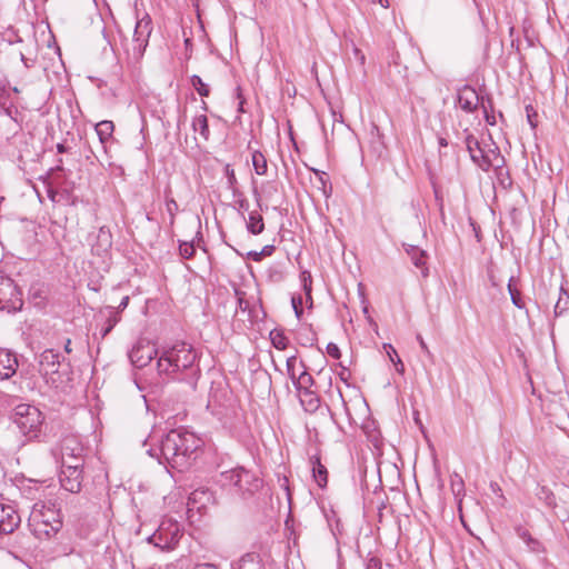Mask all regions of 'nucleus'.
Listing matches in <instances>:
<instances>
[{"instance_id": "1", "label": "nucleus", "mask_w": 569, "mask_h": 569, "mask_svg": "<svg viewBox=\"0 0 569 569\" xmlns=\"http://www.w3.org/2000/svg\"><path fill=\"white\" fill-rule=\"evenodd\" d=\"M200 446L201 440L194 433L179 428L170 430L160 439L159 446L150 448L148 453L167 468L183 471L190 467Z\"/></svg>"}, {"instance_id": "2", "label": "nucleus", "mask_w": 569, "mask_h": 569, "mask_svg": "<svg viewBox=\"0 0 569 569\" xmlns=\"http://www.w3.org/2000/svg\"><path fill=\"white\" fill-rule=\"evenodd\" d=\"M197 352L191 345L179 342L164 350L157 361L159 375L186 381L196 388L200 370L196 365Z\"/></svg>"}, {"instance_id": "3", "label": "nucleus", "mask_w": 569, "mask_h": 569, "mask_svg": "<svg viewBox=\"0 0 569 569\" xmlns=\"http://www.w3.org/2000/svg\"><path fill=\"white\" fill-rule=\"evenodd\" d=\"M28 526L37 538H49L62 526L60 512L53 505L47 506L43 501H38L31 508Z\"/></svg>"}, {"instance_id": "4", "label": "nucleus", "mask_w": 569, "mask_h": 569, "mask_svg": "<svg viewBox=\"0 0 569 569\" xmlns=\"http://www.w3.org/2000/svg\"><path fill=\"white\" fill-rule=\"evenodd\" d=\"M11 419L29 441L41 440L44 417L37 407L29 403H20L14 407Z\"/></svg>"}, {"instance_id": "5", "label": "nucleus", "mask_w": 569, "mask_h": 569, "mask_svg": "<svg viewBox=\"0 0 569 569\" xmlns=\"http://www.w3.org/2000/svg\"><path fill=\"white\" fill-rule=\"evenodd\" d=\"M152 20L148 13L137 18L133 37L130 41L123 44L127 57L130 61L139 62L149 44V39L152 33Z\"/></svg>"}, {"instance_id": "6", "label": "nucleus", "mask_w": 569, "mask_h": 569, "mask_svg": "<svg viewBox=\"0 0 569 569\" xmlns=\"http://www.w3.org/2000/svg\"><path fill=\"white\" fill-rule=\"evenodd\" d=\"M456 102L466 113H473L480 107L482 109L486 123L489 126H495L497 123L496 117L488 116L485 96H480L472 86L463 84L459 88L456 96Z\"/></svg>"}, {"instance_id": "7", "label": "nucleus", "mask_w": 569, "mask_h": 569, "mask_svg": "<svg viewBox=\"0 0 569 569\" xmlns=\"http://www.w3.org/2000/svg\"><path fill=\"white\" fill-rule=\"evenodd\" d=\"M180 537L181 529L178 521L163 519L156 532L147 538V541L164 551L173 549L179 542Z\"/></svg>"}, {"instance_id": "8", "label": "nucleus", "mask_w": 569, "mask_h": 569, "mask_svg": "<svg viewBox=\"0 0 569 569\" xmlns=\"http://www.w3.org/2000/svg\"><path fill=\"white\" fill-rule=\"evenodd\" d=\"M473 163L485 172H488L490 169L496 171L503 169L506 159L490 134L488 143L482 141L480 150H478L477 161H473Z\"/></svg>"}, {"instance_id": "9", "label": "nucleus", "mask_w": 569, "mask_h": 569, "mask_svg": "<svg viewBox=\"0 0 569 569\" xmlns=\"http://www.w3.org/2000/svg\"><path fill=\"white\" fill-rule=\"evenodd\" d=\"M22 306L21 290L10 277L0 272V310L11 313L21 310Z\"/></svg>"}, {"instance_id": "10", "label": "nucleus", "mask_w": 569, "mask_h": 569, "mask_svg": "<svg viewBox=\"0 0 569 569\" xmlns=\"http://www.w3.org/2000/svg\"><path fill=\"white\" fill-rule=\"evenodd\" d=\"M63 358L53 349L44 350L39 357V372L44 377L47 382L56 383L54 376L59 375Z\"/></svg>"}, {"instance_id": "11", "label": "nucleus", "mask_w": 569, "mask_h": 569, "mask_svg": "<svg viewBox=\"0 0 569 569\" xmlns=\"http://www.w3.org/2000/svg\"><path fill=\"white\" fill-rule=\"evenodd\" d=\"M83 446L76 437H66L62 439L60 447L52 449L51 452L57 460L68 458L76 460V463H83Z\"/></svg>"}, {"instance_id": "12", "label": "nucleus", "mask_w": 569, "mask_h": 569, "mask_svg": "<svg viewBox=\"0 0 569 569\" xmlns=\"http://www.w3.org/2000/svg\"><path fill=\"white\" fill-rule=\"evenodd\" d=\"M230 283L234 290V295L238 300V306L240 311H236L234 315V323L237 322H244L246 319L244 316L249 317V313L247 312L249 309V300L247 299V284L243 276H234L232 280H230Z\"/></svg>"}, {"instance_id": "13", "label": "nucleus", "mask_w": 569, "mask_h": 569, "mask_svg": "<svg viewBox=\"0 0 569 569\" xmlns=\"http://www.w3.org/2000/svg\"><path fill=\"white\" fill-rule=\"evenodd\" d=\"M158 355L157 349L149 343H137L129 352L131 363L137 368H143Z\"/></svg>"}, {"instance_id": "14", "label": "nucleus", "mask_w": 569, "mask_h": 569, "mask_svg": "<svg viewBox=\"0 0 569 569\" xmlns=\"http://www.w3.org/2000/svg\"><path fill=\"white\" fill-rule=\"evenodd\" d=\"M59 481L64 490L71 493L79 492L82 483V469H77V466H69L68 469H61Z\"/></svg>"}, {"instance_id": "15", "label": "nucleus", "mask_w": 569, "mask_h": 569, "mask_svg": "<svg viewBox=\"0 0 569 569\" xmlns=\"http://www.w3.org/2000/svg\"><path fill=\"white\" fill-rule=\"evenodd\" d=\"M402 248L405 250V252L408 254V257L410 258L412 264L420 269L421 271V277L423 279L428 278L429 277V268H428V258H429V254L426 250H423L422 248H420L419 246H416V244H410V243H403L402 244Z\"/></svg>"}, {"instance_id": "16", "label": "nucleus", "mask_w": 569, "mask_h": 569, "mask_svg": "<svg viewBox=\"0 0 569 569\" xmlns=\"http://www.w3.org/2000/svg\"><path fill=\"white\" fill-rule=\"evenodd\" d=\"M21 522V518L12 506L0 503V533H12Z\"/></svg>"}, {"instance_id": "17", "label": "nucleus", "mask_w": 569, "mask_h": 569, "mask_svg": "<svg viewBox=\"0 0 569 569\" xmlns=\"http://www.w3.org/2000/svg\"><path fill=\"white\" fill-rule=\"evenodd\" d=\"M370 152L376 159H385L387 157V144L383 133L376 123H371L370 128Z\"/></svg>"}, {"instance_id": "18", "label": "nucleus", "mask_w": 569, "mask_h": 569, "mask_svg": "<svg viewBox=\"0 0 569 569\" xmlns=\"http://www.w3.org/2000/svg\"><path fill=\"white\" fill-rule=\"evenodd\" d=\"M309 463L312 479L320 489H326L328 486L329 471L327 467L322 465L320 455L316 453L310 456Z\"/></svg>"}, {"instance_id": "19", "label": "nucleus", "mask_w": 569, "mask_h": 569, "mask_svg": "<svg viewBox=\"0 0 569 569\" xmlns=\"http://www.w3.org/2000/svg\"><path fill=\"white\" fill-rule=\"evenodd\" d=\"M18 368L17 357L9 350L0 349V379L11 378Z\"/></svg>"}, {"instance_id": "20", "label": "nucleus", "mask_w": 569, "mask_h": 569, "mask_svg": "<svg viewBox=\"0 0 569 569\" xmlns=\"http://www.w3.org/2000/svg\"><path fill=\"white\" fill-rule=\"evenodd\" d=\"M516 535L526 543L528 550L532 553H545V545L537 538H535L528 529L523 526L518 525L515 527Z\"/></svg>"}, {"instance_id": "21", "label": "nucleus", "mask_w": 569, "mask_h": 569, "mask_svg": "<svg viewBox=\"0 0 569 569\" xmlns=\"http://www.w3.org/2000/svg\"><path fill=\"white\" fill-rule=\"evenodd\" d=\"M299 366L301 367V371L299 372V377L297 378V382L293 387L299 393H301L307 390H312L316 381L313 377L308 372V368L302 360L299 361Z\"/></svg>"}, {"instance_id": "22", "label": "nucleus", "mask_w": 569, "mask_h": 569, "mask_svg": "<svg viewBox=\"0 0 569 569\" xmlns=\"http://www.w3.org/2000/svg\"><path fill=\"white\" fill-rule=\"evenodd\" d=\"M247 475L243 468H236L221 473L220 482L223 486H230L237 488V491L242 492L241 478L242 475Z\"/></svg>"}, {"instance_id": "23", "label": "nucleus", "mask_w": 569, "mask_h": 569, "mask_svg": "<svg viewBox=\"0 0 569 569\" xmlns=\"http://www.w3.org/2000/svg\"><path fill=\"white\" fill-rule=\"evenodd\" d=\"M113 130L114 124L109 120H102L96 124V132L103 148H106L107 143L112 139Z\"/></svg>"}, {"instance_id": "24", "label": "nucleus", "mask_w": 569, "mask_h": 569, "mask_svg": "<svg viewBox=\"0 0 569 569\" xmlns=\"http://www.w3.org/2000/svg\"><path fill=\"white\" fill-rule=\"evenodd\" d=\"M296 341L302 347H313L317 341V333L311 326L302 327L296 332Z\"/></svg>"}, {"instance_id": "25", "label": "nucleus", "mask_w": 569, "mask_h": 569, "mask_svg": "<svg viewBox=\"0 0 569 569\" xmlns=\"http://www.w3.org/2000/svg\"><path fill=\"white\" fill-rule=\"evenodd\" d=\"M559 291V298L553 308V316L556 318L562 317L569 312V292L563 286L560 287Z\"/></svg>"}, {"instance_id": "26", "label": "nucleus", "mask_w": 569, "mask_h": 569, "mask_svg": "<svg viewBox=\"0 0 569 569\" xmlns=\"http://www.w3.org/2000/svg\"><path fill=\"white\" fill-rule=\"evenodd\" d=\"M310 170L315 173L318 181V189L322 191V194L326 198H329L332 194V184L330 182V178L327 172L310 168Z\"/></svg>"}, {"instance_id": "27", "label": "nucleus", "mask_w": 569, "mask_h": 569, "mask_svg": "<svg viewBox=\"0 0 569 569\" xmlns=\"http://www.w3.org/2000/svg\"><path fill=\"white\" fill-rule=\"evenodd\" d=\"M228 181H229L230 188L232 189V192H233V200H232L233 206L238 207L239 210H247L248 209L247 199L243 193L238 191V189L236 187L237 180H236L233 172H231L229 174Z\"/></svg>"}, {"instance_id": "28", "label": "nucleus", "mask_w": 569, "mask_h": 569, "mask_svg": "<svg viewBox=\"0 0 569 569\" xmlns=\"http://www.w3.org/2000/svg\"><path fill=\"white\" fill-rule=\"evenodd\" d=\"M301 405L305 407L307 411L313 412L316 411L320 406V398L313 390H307L305 392H301Z\"/></svg>"}, {"instance_id": "29", "label": "nucleus", "mask_w": 569, "mask_h": 569, "mask_svg": "<svg viewBox=\"0 0 569 569\" xmlns=\"http://www.w3.org/2000/svg\"><path fill=\"white\" fill-rule=\"evenodd\" d=\"M536 497L542 501L548 508H556L557 507V499L555 493L551 489H549L547 486H538L536 491Z\"/></svg>"}, {"instance_id": "30", "label": "nucleus", "mask_w": 569, "mask_h": 569, "mask_svg": "<svg viewBox=\"0 0 569 569\" xmlns=\"http://www.w3.org/2000/svg\"><path fill=\"white\" fill-rule=\"evenodd\" d=\"M269 338H270L272 347H274L278 350H284L289 346L288 337L280 329H277V328L272 329L269 332Z\"/></svg>"}, {"instance_id": "31", "label": "nucleus", "mask_w": 569, "mask_h": 569, "mask_svg": "<svg viewBox=\"0 0 569 569\" xmlns=\"http://www.w3.org/2000/svg\"><path fill=\"white\" fill-rule=\"evenodd\" d=\"M466 137H465V143L467 151L469 152L471 161H477V154L478 150H480V147L482 142H480L472 133H470L467 129L465 130Z\"/></svg>"}, {"instance_id": "32", "label": "nucleus", "mask_w": 569, "mask_h": 569, "mask_svg": "<svg viewBox=\"0 0 569 569\" xmlns=\"http://www.w3.org/2000/svg\"><path fill=\"white\" fill-rule=\"evenodd\" d=\"M166 196V209L169 214V226L173 227L176 221V214L179 211V206L177 201L171 197V189L167 188L164 190Z\"/></svg>"}, {"instance_id": "33", "label": "nucleus", "mask_w": 569, "mask_h": 569, "mask_svg": "<svg viewBox=\"0 0 569 569\" xmlns=\"http://www.w3.org/2000/svg\"><path fill=\"white\" fill-rule=\"evenodd\" d=\"M251 166L253 167L257 174H264L268 170L267 159L264 156L256 150L251 151Z\"/></svg>"}, {"instance_id": "34", "label": "nucleus", "mask_w": 569, "mask_h": 569, "mask_svg": "<svg viewBox=\"0 0 569 569\" xmlns=\"http://www.w3.org/2000/svg\"><path fill=\"white\" fill-rule=\"evenodd\" d=\"M509 296L512 305L518 308L519 310L525 311L526 316L529 317V310L526 306L525 297L522 292L517 288L512 289L509 287Z\"/></svg>"}, {"instance_id": "35", "label": "nucleus", "mask_w": 569, "mask_h": 569, "mask_svg": "<svg viewBox=\"0 0 569 569\" xmlns=\"http://www.w3.org/2000/svg\"><path fill=\"white\" fill-rule=\"evenodd\" d=\"M450 486H451V490H452V493L453 496L458 499L460 496H463L465 495V482H463V479L462 477L457 473V472H453L451 476H450Z\"/></svg>"}, {"instance_id": "36", "label": "nucleus", "mask_w": 569, "mask_h": 569, "mask_svg": "<svg viewBox=\"0 0 569 569\" xmlns=\"http://www.w3.org/2000/svg\"><path fill=\"white\" fill-rule=\"evenodd\" d=\"M301 288L306 298L311 299L312 293V274L309 270H302L299 274Z\"/></svg>"}, {"instance_id": "37", "label": "nucleus", "mask_w": 569, "mask_h": 569, "mask_svg": "<svg viewBox=\"0 0 569 569\" xmlns=\"http://www.w3.org/2000/svg\"><path fill=\"white\" fill-rule=\"evenodd\" d=\"M297 365H299L297 355H292L287 358V373L295 386L297 382V378L299 377V372L297 371Z\"/></svg>"}, {"instance_id": "38", "label": "nucleus", "mask_w": 569, "mask_h": 569, "mask_svg": "<svg viewBox=\"0 0 569 569\" xmlns=\"http://www.w3.org/2000/svg\"><path fill=\"white\" fill-rule=\"evenodd\" d=\"M192 127L194 131H199V133L204 138L208 139L209 136V127H208V119L206 116L201 114L193 119Z\"/></svg>"}, {"instance_id": "39", "label": "nucleus", "mask_w": 569, "mask_h": 569, "mask_svg": "<svg viewBox=\"0 0 569 569\" xmlns=\"http://www.w3.org/2000/svg\"><path fill=\"white\" fill-rule=\"evenodd\" d=\"M274 250V244H266L261 250H251V261H261L263 258L272 256Z\"/></svg>"}, {"instance_id": "40", "label": "nucleus", "mask_w": 569, "mask_h": 569, "mask_svg": "<svg viewBox=\"0 0 569 569\" xmlns=\"http://www.w3.org/2000/svg\"><path fill=\"white\" fill-rule=\"evenodd\" d=\"M191 84L201 97H208L210 93L209 86L202 81V79L193 74L191 77Z\"/></svg>"}, {"instance_id": "41", "label": "nucleus", "mask_w": 569, "mask_h": 569, "mask_svg": "<svg viewBox=\"0 0 569 569\" xmlns=\"http://www.w3.org/2000/svg\"><path fill=\"white\" fill-rule=\"evenodd\" d=\"M303 300H302V297L301 295L299 293H293L291 296V307L293 309V312H295V316L298 320H301L302 319V316H303Z\"/></svg>"}, {"instance_id": "42", "label": "nucleus", "mask_w": 569, "mask_h": 569, "mask_svg": "<svg viewBox=\"0 0 569 569\" xmlns=\"http://www.w3.org/2000/svg\"><path fill=\"white\" fill-rule=\"evenodd\" d=\"M264 229V222L259 213L251 212V234H259Z\"/></svg>"}, {"instance_id": "43", "label": "nucleus", "mask_w": 569, "mask_h": 569, "mask_svg": "<svg viewBox=\"0 0 569 569\" xmlns=\"http://www.w3.org/2000/svg\"><path fill=\"white\" fill-rule=\"evenodd\" d=\"M196 252L194 246L192 242L182 241L179 244V253L184 259H190L193 257Z\"/></svg>"}, {"instance_id": "44", "label": "nucleus", "mask_w": 569, "mask_h": 569, "mask_svg": "<svg viewBox=\"0 0 569 569\" xmlns=\"http://www.w3.org/2000/svg\"><path fill=\"white\" fill-rule=\"evenodd\" d=\"M525 110H526V117H527V121H528L529 126L531 127V129H536L537 126H538V121H537L538 112H537V110L531 104H527Z\"/></svg>"}, {"instance_id": "45", "label": "nucleus", "mask_w": 569, "mask_h": 569, "mask_svg": "<svg viewBox=\"0 0 569 569\" xmlns=\"http://www.w3.org/2000/svg\"><path fill=\"white\" fill-rule=\"evenodd\" d=\"M258 305H252L251 303V309H250V312H251V322L256 319H264L267 317V312L264 311L263 307H262V303H261V300L259 299L258 300Z\"/></svg>"}, {"instance_id": "46", "label": "nucleus", "mask_w": 569, "mask_h": 569, "mask_svg": "<svg viewBox=\"0 0 569 569\" xmlns=\"http://www.w3.org/2000/svg\"><path fill=\"white\" fill-rule=\"evenodd\" d=\"M435 200L437 202V206L439 208L441 217L445 216V209H443V197L442 192L439 186H437L435 182H431Z\"/></svg>"}, {"instance_id": "47", "label": "nucleus", "mask_w": 569, "mask_h": 569, "mask_svg": "<svg viewBox=\"0 0 569 569\" xmlns=\"http://www.w3.org/2000/svg\"><path fill=\"white\" fill-rule=\"evenodd\" d=\"M118 321H119V318L116 316L113 309L111 308L110 315L107 320L108 326L102 330V337H106L113 329V327L118 323Z\"/></svg>"}, {"instance_id": "48", "label": "nucleus", "mask_w": 569, "mask_h": 569, "mask_svg": "<svg viewBox=\"0 0 569 569\" xmlns=\"http://www.w3.org/2000/svg\"><path fill=\"white\" fill-rule=\"evenodd\" d=\"M365 569H382V561L376 556H368L365 561Z\"/></svg>"}, {"instance_id": "49", "label": "nucleus", "mask_w": 569, "mask_h": 569, "mask_svg": "<svg viewBox=\"0 0 569 569\" xmlns=\"http://www.w3.org/2000/svg\"><path fill=\"white\" fill-rule=\"evenodd\" d=\"M236 100H237V110L240 113L246 112L244 104H246V97L243 96L241 87L236 88Z\"/></svg>"}, {"instance_id": "50", "label": "nucleus", "mask_w": 569, "mask_h": 569, "mask_svg": "<svg viewBox=\"0 0 569 569\" xmlns=\"http://www.w3.org/2000/svg\"><path fill=\"white\" fill-rule=\"evenodd\" d=\"M382 349L385 350L386 356L388 357L389 361L392 362V365H393L396 361V358L399 357L396 348L391 343L385 342L382 345Z\"/></svg>"}, {"instance_id": "51", "label": "nucleus", "mask_w": 569, "mask_h": 569, "mask_svg": "<svg viewBox=\"0 0 569 569\" xmlns=\"http://www.w3.org/2000/svg\"><path fill=\"white\" fill-rule=\"evenodd\" d=\"M416 340L418 341L421 351L430 359V361H433V355L431 353L427 342L425 341L423 337L420 333L416 335Z\"/></svg>"}, {"instance_id": "52", "label": "nucleus", "mask_w": 569, "mask_h": 569, "mask_svg": "<svg viewBox=\"0 0 569 569\" xmlns=\"http://www.w3.org/2000/svg\"><path fill=\"white\" fill-rule=\"evenodd\" d=\"M326 350H327V353H328L331 358H333V359H336V360H338V359H340V358H341V350H340V348H339V346H338L337 343H335V342H329V343L327 345V347H326Z\"/></svg>"}, {"instance_id": "53", "label": "nucleus", "mask_w": 569, "mask_h": 569, "mask_svg": "<svg viewBox=\"0 0 569 569\" xmlns=\"http://www.w3.org/2000/svg\"><path fill=\"white\" fill-rule=\"evenodd\" d=\"M256 381H261L263 383L271 385L270 376L266 371H254L253 377L251 378V383Z\"/></svg>"}, {"instance_id": "54", "label": "nucleus", "mask_w": 569, "mask_h": 569, "mask_svg": "<svg viewBox=\"0 0 569 569\" xmlns=\"http://www.w3.org/2000/svg\"><path fill=\"white\" fill-rule=\"evenodd\" d=\"M57 461H60L61 463V469H68V467L70 466H77V469H82L83 467V463H76L74 461L76 460H72V459H68V458H61V459H58Z\"/></svg>"}, {"instance_id": "55", "label": "nucleus", "mask_w": 569, "mask_h": 569, "mask_svg": "<svg viewBox=\"0 0 569 569\" xmlns=\"http://www.w3.org/2000/svg\"><path fill=\"white\" fill-rule=\"evenodd\" d=\"M251 569H262L260 556L253 551H251Z\"/></svg>"}, {"instance_id": "56", "label": "nucleus", "mask_w": 569, "mask_h": 569, "mask_svg": "<svg viewBox=\"0 0 569 569\" xmlns=\"http://www.w3.org/2000/svg\"><path fill=\"white\" fill-rule=\"evenodd\" d=\"M248 556H249V553L243 555L236 563L231 565V568L232 569H246Z\"/></svg>"}, {"instance_id": "57", "label": "nucleus", "mask_w": 569, "mask_h": 569, "mask_svg": "<svg viewBox=\"0 0 569 569\" xmlns=\"http://www.w3.org/2000/svg\"><path fill=\"white\" fill-rule=\"evenodd\" d=\"M393 366H395L397 373H399L401 376L405 375L406 368H405V365L400 357L396 358Z\"/></svg>"}, {"instance_id": "58", "label": "nucleus", "mask_w": 569, "mask_h": 569, "mask_svg": "<svg viewBox=\"0 0 569 569\" xmlns=\"http://www.w3.org/2000/svg\"><path fill=\"white\" fill-rule=\"evenodd\" d=\"M485 102L488 109V116H493V101L490 94L485 96Z\"/></svg>"}, {"instance_id": "59", "label": "nucleus", "mask_w": 569, "mask_h": 569, "mask_svg": "<svg viewBox=\"0 0 569 569\" xmlns=\"http://www.w3.org/2000/svg\"><path fill=\"white\" fill-rule=\"evenodd\" d=\"M469 221H470V226L472 227L476 238L478 239V241H480L481 230H480L479 224L476 221H473L471 218L469 219Z\"/></svg>"}, {"instance_id": "60", "label": "nucleus", "mask_w": 569, "mask_h": 569, "mask_svg": "<svg viewBox=\"0 0 569 569\" xmlns=\"http://www.w3.org/2000/svg\"><path fill=\"white\" fill-rule=\"evenodd\" d=\"M326 518H327L328 525L331 528L332 533L335 535V529H333V526H332V521H336V519H338L337 516H336V512L333 510H331V515L326 513Z\"/></svg>"}, {"instance_id": "61", "label": "nucleus", "mask_w": 569, "mask_h": 569, "mask_svg": "<svg viewBox=\"0 0 569 569\" xmlns=\"http://www.w3.org/2000/svg\"><path fill=\"white\" fill-rule=\"evenodd\" d=\"M216 402H217V399H216V395L214 396H211L209 401H208V405L207 407L208 408H212V412L216 413V415H221L220 411H216L214 407H216Z\"/></svg>"}, {"instance_id": "62", "label": "nucleus", "mask_w": 569, "mask_h": 569, "mask_svg": "<svg viewBox=\"0 0 569 569\" xmlns=\"http://www.w3.org/2000/svg\"><path fill=\"white\" fill-rule=\"evenodd\" d=\"M519 279L515 276H511L508 280V283H507V290L509 291V286L510 288L512 289H517V283H518Z\"/></svg>"}, {"instance_id": "63", "label": "nucleus", "mask_w": 569, "mask_h": 569, "mask_svg": "<svg viewBox=\"0 0 569 569\" xmlns=\"http://www.w3.org/2000/svg\"><path fill=\"white\" fill-rule=\"evenodd\" d=\"M193 569H218L217 566L212 563H198L193 567Z\"/></svg>"}, {"instance_id": "64", "label": "nucleus", "mask_w": 569, "mask_h": 569, "mask_svg": "<svg viewBox=\"0 0 569 569\" xmlns=\"http://www.w3.org/2000/svg\"><path fill=\"white\" fill-rule=\"evenodd\" d=\"M128 303H129V297L126 296V297L122 298L121 302L119 303L118 309L119 310L126 309Z\"/></svg>"}]
</instances>
